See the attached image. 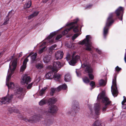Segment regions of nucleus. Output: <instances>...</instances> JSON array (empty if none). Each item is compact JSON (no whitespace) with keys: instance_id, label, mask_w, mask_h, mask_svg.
<instances>
[{"instance_id":"f257e3e1","label":"nucleus","mask_w":126,"mask_h":126,"mask_svg":"<svg viewBox=\"0 0 126 126\" xmlns=\"http://www.w3.org/2000/svg\"><path fill=\"white\" fill-rule=\"evenodd\" d=\"M17 59L16 58L11 61L9 65V68L8 71L7 75L6 77V84L8 88L14 89L15 90V93L17 97L24 94V90L17 83L14 84L13 82H11L9 84V82L10 79L12 75L14 73L17 65Z\"/></svg>"},{"instance_id":"f03ea898","label":"nucleus","mask_w":126,"mask_h":126,"mask_svg":"<svg viewBox=\"0 0 126 126\" xmlns=\"http://www.w3.org/2000/svg\"><path fill=\"white\" fill-rule=\"evenodd\" d=\"M97 99H102V104L98 102L94 105L95 113L96 115H98L100 114V106L102 107V111L104 113L106 111L108 106L111 103V101L103 93L100 94H99L97 96Z\"/></svg>"},{"instance_id":"7ed1b4c3","label":"nucleus","mask_w":126,"mask_h":126,"mask_svg":"<svg viewBox=\"0 0 126 126\" xmlns=\"http://www.w3.org/2000/svg\"><path fill=\"white\" fill-rule=\"evenodd\" d=\"M113 13H110L107 19L106 26L104 28L103 30V35L105 38L106 37L107 35L109 27L114 22V20L113 18Z\"/></svg>"},{"instance_id":"20e7f679","label":"nucleus","mask_w":126,"mask_h":126,"mask_svg":"<svg viewBox=\"0 0 126 126\" xmlns=\"http://www.w3.org/2000/svg\"><path fill=\"white\" fill-rule=\"evenodd\" d=\"M91 39V38L90 35H87L86 36L85 39L79 42V44H84L85 49L87 50L90 51L92 48Z\"/></svg>"},{"instance_id":"39448f33","label":"nucleus","mask_w":126,"mask_h":126,"mask_svg":"<svg viewBox=\"0 0 126 126\" xmlns=\"http://www.w3.org/2000/svg\"><path fill=\"white\" fill-rule=\"evenodd\" d=\"M78 20V19H77L74 21L68 24H67L66 26L70 27L69 29H67L65 30L62 32L63 35H64L67 33L71 29L74 28L73 31L74 32H78L79 30L78 29V26L77 25V23Z\"/></svg>"},{"instance_id":"423d86ee","label":"nucleus","mask_w":126,"mask_h":126,"mask_svg":"<svg viewBox=\"0 0 126 126\" xmlns=\"http://www.w3.org/2000/svg\"><path fill=\"white\" fill-rule=\"evenodd\" d=\"M81 66L82 67L85 69V71L88 73V76L90 79L91 80L93 79L94 76L93 74H91L93 70L90 64L86 62L84 63L83 64H82Z\"/></svg>"},{"instance_id":"0eeeda50","label":"nucleus","mask_w":126,"mask_h":126,"mask_svg":"<svg viewBox=\"0 0 126 126\" xmlns=\"http://www.w3.org/2000/svg\"><path fill=\"white\" fill-rule=\"evenodd\" d=\"M117 76L115 75L112 79V85L111 86L112 93L114 96H116L118 94V91L116 85Z\"/></svg>"},{"instance_id":"6e6552de","label":"nucleus","mask_w":126,"mask_h":126,"mask_svg":"<svg viewBox=\"0 0 126 126\" xmlns=\"http://www.w3.org/2000/svg\"><path fill=\"white\" fill-rule=\"evenodd\" d=\"M13 95L11 94L10 96L7 95L6 97L2 98L0 100V104L1 105L9 103L12 98Z\"/></svg>"},{"instance_id":"1a4fd4ad","label":"nucleus","mask_w":126,"mask_h":126,"mask_svg":"<svg viewBox=\"0 0 126 126\" xmlns=\"http://www.w3.org/2000/svg\"><path fill=\"white\" fill-rule=\"evenodd\" d=\"M57 32L55 31L51 33L48 37L46 39V40L50 44L54 43V39L53 37L56 34Z\"/></svg>"},{"instance_id":"9d476101","label":"nucleus","mask_w":126,"mask_h":126,"mask_svg":"<svg viewBox=\"0 0 126 126\" xmlns=\"http://www.w3.org/2000/svg\"><path fill=\"white\" fill-rule=\"evenodd\" d=\"M31 78L29 76L26 75L24 76L22 78L21 81V83L22 84H27L30 82Z\"/></svg>"},{"instance_id":"9b49d317","label":"nucleus","mask_w":126,"mask_h":126,"mask_svg":"<svg viewBox=\"0 0 126 126\" xmlns=\"http://www.w3.org/2000/svg\"><path fill=\"white\" fill-rule=\"evenodd\" d=\"M49 109L48 111L52 113H55L58 110V108L56 105L53 104L49 105Z\"/></svg>"},{"instance_id":"f8f14e48","label":"nucleus","mask_w":126,"mask_h":126,"mask_svg":"<svg viewBox=\"0 0 126 126\" xmlns=\"http://www.w3.org/2000/svg\"><path fill=\"white\" fill-rule=\"evenodd\" d=\"M80 57L79 56L76 55L74 57V55L72 57V59L68 62L69 64L72 65H74L76 63L77 61L79 59Z\"/></svg>"},{"instance_id":"ddd939ff","label":"nucleus","mask_w":126,"mask_h":126,"mask_svg":"<svg viewBox=\"0 0 126 126\" xmlns=\"http://www.w3.org/2000/svg\"><path fill=\"white\" fill-rule=\"evenodd\" d=\"M33 54L32 53H31L23 61V65L21 67L20 69V71L22 72L24 71L26 68V65L27 62L29 61V60L28 59V58L29 57Z\"/></svg>"},{"instance_id":"4468645a","label":"nucleus","mask_w":126,"mask_h":126,"mask_svg":"<svg viewBox=\"0 0 126 126\" xmlns=\"http://www.w3.org/2000/svg\"><path fill=\"white\" fill-rule=\"evenodd\" d=\"M61 67V64L59 62H54L53 63V71L57 72L58 69Z\"/></svg>"},{"instance_id":"2eb2a0df","label":"nucleus","mask_w":126,"mask_h":126,"mask_svg":"<svg viewBox=\"0 0 126 126\" xmlns=\"http://www.w3.org/2000/svg\"><path fill=\"white\" fill-rule=\"evenodd\" d=\"M124 9L123 8L121 7H120L116 10L115 11V13L116 14L117 16H119L120 14H122V16L120 18L119 17V19L120 20H122V16L123 14L122 13L123 12Z\"/></svg>"},{"instance_id":"dca6fc26","label":"nucleus","mask_w":126,"mask_h":126,"mask_svg":"<svg viewBox=\"0 0 126 126\" xmlns=\"http://www.w3.org/2000/svg\"><path fill=\"white\" fill-rule=\"evenodd\" d=\"M63 52L62 51H58L55 54V58L57 59H61L63 58Z\"/></svg>"},{"instance_id":"f3484780","label":"nucleus","mask_w":126,"mask_h":126,"mask_svg":"<svg viewBox=\"0 0 126 126\" xmlns=\"http://www.w3.org/2000/svg\"><path fill=\"white\" fill-rule=\"evenodd\" d=\"M54 75L53 72L50 71L46 75V77L47 79H52L54 78Z\"/></svg>"},{"instance_id":"a211bd4d","label":"nucleus","mask_w":126,"mask_h":126,"mask_svg":"<svg viewBox=\"0 0 126 126\" xmlns=\"http://www.w3.org/2000/svg\"><path fill=\"white\" fill-rule=\"evenodd\" d=\"M67 88V86L65 84H64L62 85H61L59 86L57 89V91H59L62 89H66Z\"/></svg>"},{"instance_id":"6ab92c4d","label":"nucleus","mask_w":126,"mask_h":126,"mask_svg":"<svg viewBox=\"0 0 126 126\" xmlns=\"http://www.w3.org/2000/svg\"><path fill=\"white\" fill-rule=\"evenodd\" d=\"M50 56L47 55L45 56L44 57L43 59V60L45 63H47L50 62Z\"/></svg>"},{"instance_id":"aec40b11","label":"nucleus","mask_w":126,"mask_h":126,"mask_svg":"<svg viewBox=\"0 0 126 126\" xmlns=\"http://www.w3.org/2000/svg\"><path fill=\"white\" fill-rule=\"evenodd\" d=\"M57 101V99L56 98H50L48 100V103H49V105L52 104L56 102Z\"/></svg>"},{"instance_id":"412c9836","label":"nucleus","mask_w":126,"mask_h":126,"mask_svg":"<svg viewBox=\"0 0 126 126\" xmlns=\"http://www.w3.org/2000/svg\"><path fill=\"white\" fill-rule=\"evenodd\" d=\"M38 13V12L36 11L34 12L33 14L28 16V19H30L33 18L34 17L36 16Z\"/></svg>"},{"instance_id":"4be33fe9","label":"nucleus","mask_w":126,"mask_h":126,"mask_svg":"<svg viewBox=\"0 0 126 126\" xmlns=\"http://www.w3.org/2000/svg\"><path fill=\"white\" fill-rule=\"evenodd\" d=\"M71 77L69 74H67L65 75L64 80L66 82L69 81L71 80Z\"/></svg>"},{"instance_id":"5701e85b","label":"nucleus","mask_w":126,"mask_h":126,"mask_svg":"<svg viewBox=\"0 0 126 126\" xmlns=\"http://www.w3.org/2000/svg\"><path fill=\"white\" fill-rule=\"evenodd\" d=\"M37 55V53H35L31 56V63H33L35 61Z\"/></svg>"},{"instance_id":"b1692460","label":"nucleus","mask_w":126,"mask_h":126,"mask_svg":"<svg viewBox=\"0 0 126 126\" xmlns=\"http://www.w3.org/2000/svg\"><path fill=\"white\" fill-rule=\"evenodd\" d=\"M47 87H45L42 89L40 91L39 94L40 96H42L44 94L47 89Z\"/></svg>"},{"instance_id":"393cba45","label":"nucleus","mask_w":126,"mask_h":126,"mask_svg":"<svg viewBox=\"0 0 126 126\" xmlns=\"http://www.w3.org/2000/svg\"><path fill=\"white\" fill-rule=\"evenodd\" d=\"M56 47V45H54L52 46L49 49V51L50 53H52V51L56 49L55 47Z\"/></svg>"},{"instance_id":"a878e982","label":"nucleus","mask_w":126,"mask_h":126,"mask_svg":"<svg viewBox=\"0 0 126 126\" xmlns=\"http://www.w3.org/2000/svg\"><path fill=\"white\" fill-rule=\"evenodd\" d=\"M35 67L37 69H41L43 68V66L42 64L40 63H38L36 64Z\"/></svg>"},{"instance_id":"bb28decb","label":"nucleus","mask_w":126,"mask_h":126,"mask_svg":"<svg viewBox=\"0 0 126 126\" xmlns=\"http://www.w3.org/2000/svg\"><path fill=\"white\" fill-rule=\"evenodd\" d=\"M82 80L83 82L86 83H88L90 82L89 79L86 77H84L83 78Z\"/></svg>"},{"instance_id":"cd10ccee","label":"nucleus","mask_w":126,"mask_h":126,"mask_svg":"<svg viewBox=\"0 0 126 126\" xmlns=\"http://www.w3.org/2000/svg\"><path fill=\"white\" fill-rule=\"evenodd\" d=\"M94 123L97 126H102V123L101 120H98L95 122Z\"/></svg>"},{"instance_id":"c85d7f7f","label":"nucleus","mask_w":126,"mask_h":126,"mask_svg":"<svg viewBox=\"0 0 126 126\" xmlns=\"http://www.w3.org/2000/svg\"><path fill=\"white\" fill-rule=\"evenodd\" d=\"M31 1L30 0L28 1L27 3H26L25 4L24 8H29L31 5Z\"/></svg>"},{"instance_id":"c756f323","label":"nucleus","mask_w":126,"mask_h":126,"mask_svg":"<svg viewBox=\"0 0 126 126\" xmlns=\"http://www.w3.org/2000/svg\"><path fill=\"white\" fill-rule=\"evenodd\" d=\"M99 83L100 85L105 86L106 84V82L103 79H101L99 81Z\"/></svg>"},{"instance_id":"7c9ffc66","label":"nucleus","mask_w":126,"mask_h":126,"mask_svg":"<svg viewBox=\"0 0 126 126\" xmlns=\"http://www.w3.org/2000/svg\"><path fill=\"white\" fill-rule=\"evenodd\" d=\"M61 76V75L59 74H56L54 75V78L56 80L58 79H60Z\"/></svg>"},{"instance_id":"2f4dec72","label":"nucleus","mask_w":126,"mask_h":126,"mask_svg":"<svg viewBox=\"0 0 126 126\" xmlns=\"http://www.w3.org/2000/svg\"><path fill=\"white\" fill-rule=\"evenodd\" d=\"M46 103L45 100L44 99H43L39 102V104L40 106H42L45 104Z\"/></svg>"},{"instance_id":"473e14b6","label":"nucleus","mask_w":126,"mask_h":126,"mask_svg":"<svg viewBox=\"0 0 126 126\" xmlns=\"http://www.w3.org/2000/svg\"><path fill=\"white\" fill-rule=\"evenodd\" d=\"M80 34L79 33H76L74 34V35L72 37V39L73 40H74Z\"/></svg>"},{"instance_id":"72a5a7b5","label":"nucleus","mask_w":126,"mask_h":126,"mask_svg":"<svg viewBox=\"0 0 126 126\" xmlns=\"http://www.w3.org/2000/svg\"><path fill=\"white\" fill-rule=\"evenodd\" d=\"M55 89L52 88L51 89V92H50V94L51 95H53V94L55 92Z\"/></svg>"},{"instance_id":"f704fd0d","label":"nucleus","mask_w":126,"mask_h":126,"mask_svg":"<svg viewBox=\"0 0 126 126\" xmlns=\"http://www.w3.org/2000/svg\"><path fill=\"white\" fill-rule=\"evenodd\" d=\"M62 36L61 34H59L55 38V40H58L60 39Z\"/></svg>"},{"instance_id":"c9c22d12","label":"nucleus","mask_w":126,"mask_h":126,"mask_svg":"<svg viewBox=\"0 0 126 126\" xmlns=\"http://www.w3.org/2000/svg\"><path fill=\"white\" fill-rule=\"evenodd\" d=\"M46 47H45L41 48L39 51V53L40 54L42 53L44 51V49H45Z\"/></svg>"},{"instance_id":"e433bc0d","label":"nucleus","mask_w":126,"mask_h":126,"mask_svg":"<svg viewBox=\"0 0 126 126\" xmlns=\"http://www.w3.org/2000/svg\"><path fill=\"white\" fill-rule=\"evenodd\" d=\"M66 58L67 60L68 61L69 60H70V59H71V57H70V55L69 54H68L67 55V56H66Z\"/></svg>"},{"instance_id":"4c0bfd02","label":"nucleus","mask_w":126,"mask_h":126,"mask_svg":"<svg viewBox=\"0 0 126 126\" xmlns=\"http://www.w3.org/2000/svg\"><path fill=\"white\" fill-rule=\"evenodd\" d=\"M33 84V83L32 82V83H31L29 84L27 87V89H30V88H31L32 87V85Z\"/></svg>"},{"instance_id":"58836bf2","label":"nucleus","mask_w":126,"mask_h":126,"mask_svg":"<svg viewBox=\"0 0 126 126\" xmlns=\"http://www.w3.org/2000/svg\"><path fill=\"white\" fill-rule=\"evenodd\" d=\"M115 69L116 71L118 72L121 70V68L117 66L115 67Z\"/></svg>"},{"instance_id":"ea45409f","label":"nucleus","mask_w":126,"mask_h":126,"mask_svg":"<svg viewBox=\"0 0 126 126\" xmlns=\"http://www.w3.org/2000/svg\"><path fill=\"white\" fill-rule=\"evenodd\" d=\"M9 20V19L7 18L6 17L5 21L3 23V24L4 25H5L6 24L8 23V21Z\"/></svg>"},{"instance_id":"a19ab883","label":"nucleus","mask_w":126,"mask_h":126,"mask_svg":"<svg viewBox=\"0 0 126 126\" xmlns=\"http://www.w3.org/2000/svg\"><path fill=\"white\" fill-rule=\"evenodd\" d=\"M124 100L122 102V104H124L126 102V97L125 96H123Z\"/></svg>"},{"instance_id":"79ce46f5","label":"nucleus","mask_w":126,"mask_h":126,"mask_svg":"<svg viewBox=\"0 0 126 126\" xmlns=\"http://www.w3.org/2000/svg\"><path fill=\"white\" fill-rule=\"evenodd\" d=\"M90 85L92 87H93L95 85V82L93 81H92L90 82Z\"/></svg>"},{"instance_id":"37998d69","label":"nucleus","mask_w":126,"mask_h":126,"mask_svg":"<svg viewBox=\"0 0 126 126\" xmlns=\"http://www.w3.org/2000/svg\"><path fill=\"white\" fill-rule=\"evenodd\" d=\"M96 51L98 52V53L99 54H101L102 53V51H101V50L99 49L98 48H96Z\"/></svg>"},{"instance_id":"c03bdc74","label":"nucleus","mask_w":126,"mask_h":126,"mask_svg":"<svg viewBox=\"0 0 126 126\" xmlns=\"http://www.w3.org/2000/svg\"><path fill=\"white\" fill-rule=\"evenodd\" d=\"M122 105V108L125 109H126V104H124Z\"/></svg>"},{"instance_id":"a18cd8bd","label":"nucleus","mask_w":126,"mask_h":126,"mask_svg":"<svg viewBox=\"0 0 126 126\" xmlns=\"http://www.w3.org/2000/svg\"><path fill=\"white\" fill-rule=\"evenodd\" d=\"M76 74L77 76L79 77L81 76V73L80 72H78L76 70Z\"/></svg>"},{"instance_id":"49530a36","label":"nucleus","mask_w":126,"mask_h":126,"mask_svg":"<svg viewBox=\"0 0 126 126\" xmlns=\"http://www.w3.org/2000/svg\"><path fill=\"white\" fill-rule=\"evenodd\" d=\"M80 109L79 107L78 106H77L75 109V110L76 111L77 110H79Z\"/></svg>"},{"instance_id":"de8ad7c7","label":"nucleus","mask_w":126,"mask_h":126,"mask_svg":"<svg viewBox=\"0 0 126 126\" xmlns=\"http://www.w3.org/2000/svg\"><path fill=\"white\" fill-rule=\"evenodd\" d=\"M124 60L125 63H126V53H125V56L124 57Z\"/></svg>"},{"instance_id":"09e8293b","label":"nucleus","mask_w":126,"mask_h":126,"mask_svg":"<svg viewBox=\"0 0 126 126\" xmlns=\"http://www.w3.org/2000/svg\"><path fill=\"white\" fill-rule=\"evenodd\" d=\"M22 55V52H20L19 54V55L18 56V57H21Z\"/></svg>"},{"instance_id":"8fccbe9b","label":"nucleus","mask_w":126,"mask_h":126,"mask_svg":"<svg viewBox=\"0 0 126 126\" xmlns=\"http://www.w3.org/2000/svg\"><path fill=\"white\" fill-rule=\"evenodd\" d=\"M48 0H43L42 2L43 3H46Z\"/></svg>"},{"instance_id":"3c124183","label":"nucleus","mask_w":126,"mask_h":126,"mask_svg":"<svg viewBox=\"0 0 126 126\" xmlns=\"http://www.w3.org/2000/svg\"><path fill=\"white\" fill-rule=\"evenodd\" d=\"M3 52H2L0 53V57L1 56L3 55Z\"/></svg>"},{"instance_id":"603ef678","label":"nucleus","mask_w":126,"mask_h":126,"mask_svg":"<svg viewBox=\"0 0 126 126\" xmlns=\"http://www.w3.org/2000/svg\"><path fill=\"white\" fill-rule=\"evenodd\" d=\"M92 6V5H89L87 7V8H89L91 7Z\"/></svg>"},{"instance_id":"864d4df0","label":"nucleus","mask_w":126,"mask_h":126,"mask_svg":"<svg viewBox=\"0 0 126 126\" xmlns=\"http://www.w3.org/2000/svg\"><path fill=\"white\" fill-rule=\"evenodd\" d=\"M92 126H97L94 123L93 124Z\"/></svg>"},{"instance_id":"5fc2aeb1","label":"nucleus","mask_w":126,"mask_h":126,"mask_svg":"<svg viewBox=\"0 0 126 126\" xmlns=\"http://www.w3.org/2000/svg\"><path fill=\"white\" fill-rule=\"evenodd\" d=\"M17 110V111L16 112L17 113H18L19 112V111H18V110Z\"/></svg>"},{"instance_id":"6e6d98bb","label":"nucleus","mask_w":126,"mask_h":126,"mask_svg":"<svg viewBox=\"0 0 126 126\" xmlns=\"http://www.w3.org/2000/svg\"><path fill=\"white\" fill-rule=\"evenodd\" d=\"M112 120H113L112 118H111L110 119V121H111Z\"/></svg>"},{"instance_id":"4d7b16f0","label":"nucleus","mask_w":126,"mask_h":126,"mask_svg":"<svg viewBox=\"0 0 126 126\" xmlns=\"http://www.w3.org/2000/svg\"><path fill=\"white\" fill-rule=\"evenodd\" d=\"M46 44V42H45L44 43V45H45V44ZM44 45V44L43 45Z\"/></svg>"},{"instance_id":"13d9d810","label":"nucleus","mask_w":126,"mask_h":126,"mask_svg":"<svg viewBox=\"0 0 126 126\" xmlns=\"http://www.w3.org/2000/svg\"><path fill=\"white\" fill-rule=\"evenodd\" d=\"M91 113H92H92H92V110H91Z\"/></svg>"},{"instance_id":"bf43d9fd","label":"nucleus","mask_w":126,"mask_h":126,"mask_svg":"<svg viewBox=\"0 0 126 126\" xmlns=\"http://www.w3.org/2000/svg\"><path fill=\"white\" fill-rule=\"evenodd\" d=\"M28 120L29 121H30L29 120Z\"/></svg>"},{"instance_id":"052dcab7","label":"nucleus","mask_w":126,"mask_h":126,"mask_svg":"<svg viewBox=\"0 0 126 126\" xmlns=\"http://www.w3.org/2000/svg\"><path fill=\"white\" fill-rule=\"evenodd\" d=\"M40 87V86H39V88Z\"/></svg>"},{"instance_id":"680f3d73","label":"nucleus","mask_w":126,"mask_h":126,"mask_svg":"<svg viewBox=\"0 0 126 126\" xmlns=\"http://www.w3.org/2000/svg\"><path fill=\"white\" fill-rule=\"evenodd\" d=\"M125 50H126V49Z\"/></svg>"}]
</instances>
